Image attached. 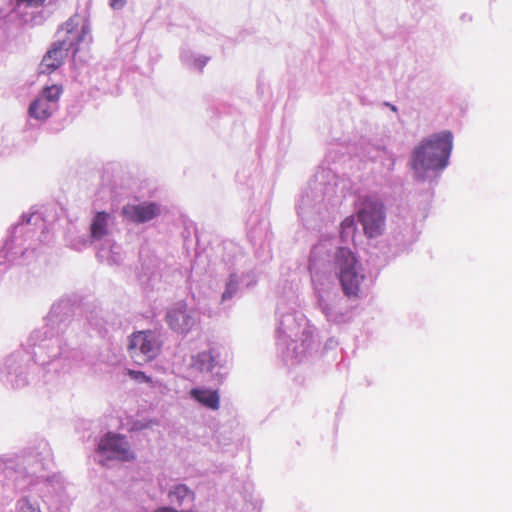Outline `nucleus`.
I'll return each mask as SVG.
<instances>
[{"mask_svg":"<svg viewBox=\"0 0 512 512\" xmlns=\"http://www.w3.org/2000/svg\"><path fill=\"white\" fill-rule=\"evenodd\" d=\"M160 334L153 330L137 331L130 335L128 351L135 363L143 365L154 360L161 352Z\"/></svg>","mask_w":512,"mask_h":512,"instance_id":"1a4fd4ad","label":"nucleus"},{"mask_svg":"<svg viewBox=\"0 0 512 512\" xmlns=\"http://www.w3.org/2000/svg\"><path fill=\"white\" fill-rule=\"evenodd\" d=\"M68 242H69V246L71 248H73L74 250H77V251H81L84 248H86L87 246H89L90 244H92L94 241L91 240V236L90 237L81 236V237H78L75 239H69Z\"/></svg>","mask_w":512,"mask_h":512,"instance_id":"bb28decb","label":"nucleus"},{"mask_svg":"<svg viewBox=\"0 0 512 512\" xmlns=\"http://www.w3.org/2000/svg\"><path fill=\"white\" fill-rule=\"evenodd\" d=\"M415 240L414 235L412 233V229L409 226H405L399 232H394L392 236V242L395 246H398L399 249H404L413 243Z\"/></svg>","mask_w":512,"mask_h":512,"instance_id":"b1692460","label":"nucleus"},{"mask_svg":"<svg viewBox=\"0 0 512 512\" xmlns=\"http://www.w3.org/2000/svg\"><path fill=\"white\" fill-rule=\"evenodd\" d=\"M114 222L115 218L112 214L105 211L97 212L90 224L91 240L94 242L110 240Z\"/></svg>","mask_w":512,"mask_h":512,"instance_id":"f3484780","label":"nucleus"},{"mask_svg":"<svg viewBox=\"0 0 512 512\" xmlns=\"http://www.w3.org/2000/svg\"><path fill=\"white\" fill-rule=\"evenodd\" d=\"M169 328L177 334L186 336L200 323V312L195 307L188 306L184 301L175 303L166 313Z\"/></svg>","mask_w":512,"mask_h":512,"instance_id":"9b49d317","label":"nucleus"},{"mask_svg":"<svg viewBox=\"0 0 512 512\" xmlns=\"http://www.w3.org/2000/svg\"><path fill=\"white\" fill-rule=\"evenodd\" d=\"M53 464L49 443L38 440L15 456H0V469L15 474L21 490L35 491L51 512H58L67 502L66 487L60 476H49Z\"/></svg>","mask_w":512,"mask_h":512,"instance_id":"7ed1b4c3","label":"nucleus"},{"mask_svg":"<svg viewBox=\"0 0 512 512\" xmlns=\"http://www.w3.org/2000/svg\"><path fill=\"white\" fill-rule=\"evenodd\" d=\"M162 212L161 205L144 201L139 204H126L121 209L124 220L134 224H144L157 218Z\"/></svg>","mask_w":512,"mask_h":512,"instance_id":"4468645a","label":"nucleus"},{"mask_svg":"<svg viewBox=\"0 0 512 512\" xmlns=\"http://www.w3.org/2000/svg\"><path fill=\"white\" fill-rule=\"evenodd\" d=\"M68 500L66 502V504L64 506H62L61 510L58 511V512H66L67 510V507H68ZM43 504L45 506H47L44 502ZM16 507H17V510L18 512H44L40 506H39V503L37 502L36 499H34L32 496H24L22 498H20L18 501H17V504H16ZM48 508V507H46ZM48 512H51L49 509H47Z\"/></svg>","mask_w":512,"mask_h":512,"instance_id":"4be33fe9","label":"nucleus"},{"mask_svg":"<svg viewBox=\"0 0 512 512\" xmlns=\"http://www.w3.org/2000/svg\"><path fill=\"white\" fill-rule=\"evenodd\" d=\"M257 282L256 275L253 271L242 272L239 274L236 271L230 272L226 281L224 291L221 295V303L225 304L237 297L244 287H251Z\"/></svg>","mask_w":512,"mask_h":512,"instance_id":"2eb2a0df","label":"nucleus"},{"mask_svg":"<svg viewBox=\"0 0 512 512\" xmlns=\"http://www.w3.org/2000/svg\"><path fill=\"white\" fill-rule=\"evenodd\" d=\"M97 257L108 265H120L124 259L122 247L111 239L101 244Z\"/></svg>","mask_w":512,"mask_h":512,"instance_id":"6ab92c4d","label":"nucleus"},{"mask_svg":"<svg viewBox=\"0 0 512 512\" xmlns=\"http://www.w3.org/2000/svg\"><path fill=\"white\" fill-rule=\"evenodd\" d=\"M191 366L201 373L218 375V370L222 368L219 350L215 347H211L208 350L197 353L195 356H192Z\"/></svg>","mask_w":512,"mask_h":512,"instance_id":"dca6fc26","label":"nucleus"},{"mask_svg":"<svg viewBox=\"0 0 512 512\" xmlns=\"http://www.w3.org/2000/svg\"><path fill=\"white\" fill-rule=\"evenodd\" d=\"M384 105L389 107L393 112H397L398 111L397 107L395 105L389 103V102H385Z\"/></svg>","mask_w":512,"mask_h":512,"instance_id":"2f4dec72","label":"nucleus"},{"mask_svg":"<svg viewBox=\"0 0 512 512\" xmlns=\"http://www.w3.org/2000/svg\"><path fill=\"white\" fill-rule=\"evenodd\" d=\"M190 397L201 405L211 410H218L220 406V396L217 390L204 387H196L190 390Z\"/></svg>","mask_w":512,"mask_h":512,"instance_id":"aec40b11","label":"nucleus"},{"mask_svg":"<svg viewBox=\"0 0 512 512\" xmlns=\"http://www.w3.org/2000/svg\"><path fill=\"white\" fill-rule=\"evenodd\" d=\"M356 223L353 217L345 218L340 225V238L343 243L348 244L354 241Z\"/></svg>","mask_w":512,"mask_h":512,"instance_id":"393cba45","label":"nucleus"},{"mask_svg":"<svg viewBox=\"0 0 512 512\" xmlns=\"http://www.w3.org/2000/svg\"><path fill=\"white\" fill-rule=\"evenodd\" d=\"M74 309L69 300L55 302L44 324L34 329L27 340L30 356L18 350L6 357L0 368V381L12 388H23L31 383H49L61 371L70 369L83 358L81 350L74 343H68Z\"/></svg>","mask_w":512,"mask_h":512,"instance_id":"f257e3e1","label":"nucleus"},{"mask_svg":"<svg viewBox=\"0 0 512 512\" xmlns=\"http://www.w3.org/2000/svg\"><path fill=\"white\" fill-rule=\"evenodd\" d=\"M109 1H110L111 7L114 9L122 8L124 6V4L126 3V0H109Z\"/></svg>","mask_w":512,"mask_h":512,"instance_id":"7c9ffc66","label":"nucleus"},{"mask_svg":"<svg viewBox=\"0 0 512 512\" xmlns=\"http://www.w3.org/2000/svg\"><path fill=\"white\" fill-rule=\"evenodd\" d=\"M180 59L187 68L202 72L210 58L204 55H196L190 50H182Z\"/></svg>","mask_w":512,"mask_h":512,"instance_id":"412c9836","label":"nucleus"},{"mask_svg":"<svg viewBox=\"0 0 512 512\" xmlns=\"http://www.w3.org/2000/svg\"><path fill=\"white\" fill-rule=\"evenodd\" d=\"M330 176V171L323 170L309 182L308 188L297 205L298 215L302 220L308 221L314 216L320 215L326 209V202L332 203L336 185L329 181Z\"/></svg>","mask_w":512,"mask_h":512,"instance_id":"0eeeda50","label":"nucleus"},{"mask_svg":"<svg viewBox=\"0 0 512 512\" xmlns=\"http://www.w3.org/2000/svg\"><path fill=\"white\" fill-rule=\"evenodd\" d=\"M385 154V146L372 141H365L361 145V154L371 161H377L381 154Z\"/></svg>","mask_w":512,"mask_h":512,"instance_id":"5701e85b","label":"nucleus"},{"mask_svg":"<svg viewBox=\"0 0 512 512\" xmlns=\"http://www.w3.org/2000/svg\"><path fill=\"white\" fill-rule=\"evenodd\" d=\"M99 312H91L89 316H87L88 323L93 326L95 329L101 331L104 329V321L102 317L98 316Z\"/></svg>","mask_w":512,"mask_h":512,"instance_id":"cd10ccee","label":"nucleus"},{"mask_svg":"<svg viewBox=\"0 0 512 512\" xmlns=\"http://www.w3.org/2000/svg\"><path fill=\"white\" fill-rule=\"evenodd\" d=\"M385 154H381V156L378 158L377 161H380L381 164L388 170V171H392L394 169V165H395V161H396V156L394 155V153H392L390 150H388L386 147H385Z\"/></svg>","mask_w":512,"mask_h":512,"instance_id":"a878e982","label":"nucleus"},{"mask_svg":"<svg viewBox=\"0 0 512 512\" xmlns=\"http://www.w3.org/2000/svg\"><path fill=\"white\" fill-rule=\"evenodd\" d=\"M98 453L106 459L130 461L135 458L125 436L107 433L98 443Z\"/></svg>","mask_w":512,"mask_h":512,"instance_id":"ddd939ff","label":"nucleus"},{"mask_svg":"<svg viewBox=\"0 0 512 512\" xmlns=\"http://www.w3.org/2000/svg\"><path fill=\"white\" fill-rule=\"evenodd\" d=\"M167 498L171 505L182 507L193 503L195 493L186 484L174 483L168 489Z\"/></svg>","mask_w":512,"mask_h":512,"instance_id":"a211bd4d","label":"nucleus"},{"mask_svg":"<svg viewBox=\"0 0 512 512\" xmlns=\"http://www.w3.org/2000/svg\"><path fill=\"white\" fill-rule=\"evenodd\" d=\"M358 221L361 223L365 235L370 238L381 235L385 229L386 212L381 200L376 197H365L357 212Z\"/></svg>","mask_w":512,"mask_h":512,"instance_id":"9d476101","label":"nucleus"},{"mask_svg":"<svg viewBox=\"0 0 512 512\" xmlns=\"http://www.w3.org/2000/svg\"><path fill=\"white\" fill-rule=\"evenodd\" d=\"M45 0H18L20 4H26L29 7H39Z\"/></svg>","mask_w":512,"mask_h":512,"instance_id":"c756f323","label":"nucleus"},{"mask_svg":"<svg viewBox=\"0 0 512 512\" xmlns=\"http://www.w3.org/2000/svg\"><path fill=\"white\" fill-rule=\"evenodd\" d=\"M61 93L62 88L60 86L52 85L45 87L29 105V116L39 121L47 120L58 110Z\"/></svg>","mask_w":512,"mask_h":512,"instance_id":"f8f14e48","label":"nucleus"},{"mask_svg":"<svg viewBox=\"0 0 512 512\" xmlns=\"http://www.w3.org/2000/svg\"><path fill=\"white\" fill-rule=\"evenodd\" d=\"M276 347L284 362H302L316 348L314 327L301 312L278 308Z\"/></svg>","mask_w":512,"mask_h":512,"instance_id":"20e7f679","label":"nucleus"},{"mask_svg":"<svg viewBox=\"0 0 512 512\" xmlns=\"http://www.w3.org/2000/svg\"><path fill=\"white\" fill-rule=\"evenodd\" d=\"M128 375L130 376L131 379H133L139 383H151V381H152L151 377L147 376L142 371L128 370Z\"/></svg>","mask_w":512,"mask_h":512,"instance_id":"c85d7f7f","label":"nucleus"},{"mask_svg":"<svg viewBox=\"0 0 512 512\" xmlns=\"http://www.w3.org/2000/svg\"><path fill=\"white\" fill-rule=\"evenodd\" d=\"M59 34L63 33L43 57L40 64L41 73H51L59 68L69 53L73 57L89 46L92 41L89 23L80 15L69 18L62 26Z\"/></svg>","mask_w":512,"mask_h":512,"instance_id":"423d86ee","label":"nucleus"},{"mask_svg":"<svg viewBox=\"0 0 512 512\" xmlns=\"http://www.w3.org/2000/svg\"><path fill=\"white\" fill-rule=\"evenodd\" d=\"M44 220L38 212L23 214L21 221L15 224L10 232L9 237L0 250V264L15 262L28 252L25 246L26 239L30 237L34 228H43Z\"/></svg>","mask_w":512,"mask_h":512,"instance_id":"6e6552de","label":"nucleus"},{"mask_svg":"<svg viewBox=\"0 0 512 512\" xmlns=\"http://www.w3.org/2000/svg\"><path fill=\"white\" fill-rule=\"evenodd\" d=\"M453 134L448 130L424 138L412 151L411 168L418 181L432 180L449 164Z\"/></svg>","mask_w":512,"mask_h":512,"instance_id":"39448f33","label":"nucleus"},{"mask_svg":"<svg viewBox=\"0 0 512 512\" xmlns=\"http://www.w3.org/2000/svg\"><path fill=\"white\" fill-rule=\"evenodd\" d=\"M313 306L327 323L343 326L353 321L350 299L359 297L365 271L355 253L324 239L313 246L309 257Z\"/></svg>","mask_w":512,"mask_h":512,"instance_id":"f03ea898","label":"nucleus"}]
</instances>
